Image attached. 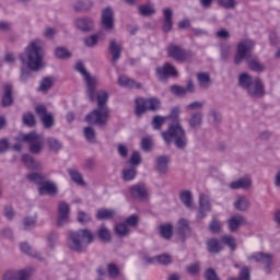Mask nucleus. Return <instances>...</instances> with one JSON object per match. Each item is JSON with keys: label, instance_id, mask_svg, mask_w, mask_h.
I'll list each match as a JSON object with an SVG mask.
<instances>
[{"label": "nucleus", "instance_id": "23", "mask_svg": "<svg viewBox=\"0 0 280 280\" xmlns=\"http://www.w3.org/2000/svg\"><path fill=\"white\" fill-rule=\"evenodd\" d=\"M207 211H211V203L209 202V197H207V195H200L197 218H206Z\"/></svg>", "mask_w": 280, "mask_h": 280}, {"label": "nucleus", "instance_id": "56", "mask_svg": "<svg viewBox=\"0 0 280 280\" xmlns=\"http://www.w3.org/2000/svg\"><path fill=\"white\" fill-rule=\"evenodd\" d=\"M163 124H165V117L160 115L154 116L151 121L153 130H161L163 128Z\"/></svg>", "mask_w": 280, "mask_h": 280}, {"label": "nucleus", "instance_id": "21", "mask_svg": "<svg viewBox=\"0 0 280 280\" xmlns=\"http://www.w3.org/2000/svg\"><path fill=\"white\" fill-rule=\"evenodd\" d=\"M242 224H246V219L242 214H234L228 220V226L231 233H235Z\"/></svg>", "mask_w": 280, "mask_h": 280}, {"label": "nucleus", "instance_id": "44", "mask_svg": "<svg viewBox=\"0 0 280 280\" xmlns=\"http://www.w3.org/2000/svg\"><path fill=\"white\" fill-rule=\"evenodd\" d=\"M46 143L50 152H58L59 150H62V142H60V140L57 138L49 137L46 139Z\"/></svg>", "mask_w": 280, "mask_h": 280}, {"label": "nucleus", "instance_id": "2", "mask_svg": "<svg viewBox=\"0 0 280 280\" xmlns=\"http://www.w3.org/2000/svg\"><path fill=\"white\" fill-rule=\"evenodd\" d=\"M253 49H255V42L250 39H245L238 43L236 54L234 56V65H242V62L246 60L247 67L250 71L264 73L266 71V66L259 61V57L250 52Z\"/></svg>", "mask_w": 280, "mask_h": 280}, {"label": "nucleus", "instance_id": "50", "mask_svg": "<svg viewBox=\"0 0 280 280\" xmlns=\"http://www.w3.org/2000/svg\"><path fill=\"white\" fill-rule=\"evenodd\" d=\"M52 86H54V79L50 77H45L42 79L39 91H42V93H47V91H49V89H51Z\"/></svg>", "mask_w": 280, "mask_h": 280}, {"label": "nucleus", "instance_id": "43", "mask_svg": "<svg viewBox=\"0 0 280 280\" xmlns=\"http://www.w3.org/2000/svg\"><path fill=\"white\" fill-rule=\"evenodd\" d=\"M114 231H115V234L119 237H128V235H130V229H128L125 222L117 223L114 226Z\"/></svg>", "mask_w": 280, "mask_h": 280}, {"label": "nucleus", "instance_id": "36", "mask_svg": "<svg viewBox=\"0 0 280 280\" xmlns=\"http://www.w3.org/2000/svg\"><path fill=\"white\" fill-rule=\"evenodd\" d=\"M22 163L28 167V170H40V162H36V160L30 155V154H23L22 158Z\"/></svg>", "mask_w": 280, "mask_h": 280}, {"label": "nucleus", "instance_id": "40", "mask_svg": "<svg viewBox=\"0 0 280 280\" xmlns=\"http://www.w3.org/2000/svg\"><path fill=\"white\" fill-rule=\"evenodd\" d=\"M197 81L201 89H209V86H211V77L209 73L199 72L197 74Z\"/></svg>", "mask_w": 280, "mask_h": 280}, {"label": "nucleus", "instance_id": "38", "mask_svg": "<svg viewBox=\"0 0 280 280\" xmlns=\"http://www.w3.org/2000/svg\"><path fill=\"white\" fill-rule=\"evenodd\" d=\"M250 207V201L245 196H241L234 201V208L236 211H248Z\"/></svg>", "mask_w": 280, "mask_h": 280}, {"label": "nucleus", "instance_id": "58", "mask_svg": "<svg viewBox=\"0 0 280 280\" xmlns=\"http://www.w3.org/2000/svg\"><path fill=\"white\" fill-rule=\"evenodd\" d=\"M218 5L224 8L225 10H234L237 7V2L235 0H217Z\"/></svg>", "mask_w": 280, "mask_h": 280}, {"label": "nucleus", "instance_id": "6", "mask_svg": "<svg viewBox=\"0 0 280 280\" xmlns=\"http://www.w3.org/2000/svg\"><path fill=\"white\" fill-rule=\"evenodd\" d=\"M108 119H110V108L108 107H96L85 116L88 124L97 126H106Z\"/></svg>", "mask_w": 280, "mask_h": 280}, {"label": "nucleus", "instance_id": "1", "mask_svg": "<svg viewBox=\"0 0 280 280\" xmlns=\"http://www.w3.org/2000/svg\"><path fill=\"white\" fill-rule=\"evenodd\" d=\"M170 121L167 130L162 131V139L166 145L174 143L177 150H185L187 148V131L180 124V106L172 107L170 114L166 116Z\"/></svg>", "mask_w": 280, "mask_h": 280}, {"label": "nucleus", "instance_id": "5", "mask_svg": "<svg viewBox=\"0 0 280 280\" xmlns=\"http://www.w3.org/2000/svg\"><path fill=\"white\" fill-rule=\"evenodd\" d=\"M74 69L80 73L84 80L86 86V95L90 102H95V90L97 89V78L92 77L91 73L86 70L84 62L78 61L74 66Z\"/></svg>", "mask_w": 280, "mask_h": 280}, {"label": "nucleus", "instance_id": "42", "mask_svg": "<svg viewBox=\"0 0 280 280\" xmlns=\"http://www.w3.org/2000/svg\"><path fill=\"white\" fill-rule=\"evenodd\" d=\"M68 174L71 180L75 183V185H80V186L85 185L84 177H82V173H80V171L74 168H69Z\"/></svg>", "mask_w": 280, "mask_h": 280}, {"label": "nucleus", "instance_id": "20", "mask_svg": "<svg viewBox=\"0 0 280 280\" xmlns=\"http://www.w3.org/2000/svg\"><path fill=\"white\" fill-rule=\"evenodd\" d=\"M130 194L132 198L144 200V198H148V188H145V184L143 183L136 184L130 187Z\"/></svg>", "mask_w": 280, "mask_h": 280}, {"label": "nucleus", "instance_id": "45", "mask_svg": "<svg viewBox=\"0 0 280 280\" xmlns=\"http://www.w3.org/2000/svg\"><path fill=\"white\" fill-rule=\"evenodd\" d=\"M147 110H151L152 113L161 110V100L156 97L147 98Z\"/></svg>", "mask_w": 280, "mask_h": 280}, {"label": "nucleus", "instance_id": "11", "mask_svg": "<svg viewBox=\"0 0 280 280\" xmlns=\"http://www.w3.org/2000/svg\"><path fill=\"white\" fill-rule=\"evenodd\" d=\"M0 106L2 108H10V106H14V85L12 83H5L2 85Z\"/></svg>", "mask_w": 280, "mask_h": 280}, {"label": "nucleus", "instance_id": "32", "mask_svg": "<svg viewBox=\"0 0 280 280\" xmlns=\"http://www.w3.org/2000/svg\"><path fill=\"white\" fill-rule=\"evenodd\" d=\"M118 84L124 86V89H141V83H137V81L126 75L118 78Z\"/></svg>", "mask_w": 280, "mask_h": 280}, {"label": "nucleus", "instance_id": "53", "mask_svg": "<svg viewBox=\"0 0 280 280\" xmlns=\"http://www.w3.org/2000/svg\"><path fill=\"white\" fill-rule=\"evenodd\" d=\"M59 234L56 231H51L47 235V245L54 250L56 248V244H58Z\"/></svg>", "mask_w": 280, "mask_h": 280}, {"label": "nucleus", "instance_id": "62", "mask_svg": "<svg viewBox=\"0 0 280 280\" xmlns=\"http://www.w3.org/2000/svg\"><path fill=\"white\" fill-rule=\"evenodd\" d=\"M125 223L127 226H131L132 229L139 226V215L131 214L126 218Z\"/></svg>", "mask_w": 280, "mask_h": 280}, {"label": "nucleus", "instance_id": "30", "mask_svg": "<svg viewBox=\"0 0 280 280\" xmlns=\"http://www.w3.org/2000/svg\"><path fill=\"white\" fill-rule=\"evenodd\" d=\"M145 110H148V98H143V97L136 98V107H135L136 117H143V115L145 114Z\"/></svg>", "mask_w": 280, "mask_h": 280}, {"label": "nucleus", "instance_id": "39", "mask_svg": "<svg viewBox=\"0 0 280 280\" xmlns=\"http://www.w3.org/2000/svg\"><path fill=\"white\" fill-rule=\"evenodd\" d=\"M180 201L187 209H191L194 207V195L189 190H184L179 194Z\"/></svg>", "mask_w": 280, "mask_h": 280}, {"label": "nucleus", "instance_id": "25", "mask_svg": "<svg viewBox=\"0 0 280 280\" xmlns=\"http://www.w3.org/2000/svg\"><path fill=\"white\" fill-rule=\"evenodd\" d=\"M206 246L208 253H211L212 255H218V253H222V250H224L222 243H220L218 238H208Z\"/></svg>", "mask_w": 280, "mask_h": 280}, {"label": "nucleus", "instance_id": "10", "mask_svg": "<svg viewBox=\"0 0 280 280\" xmlns=\"http://www.w3.org/2000/svg\"><path fill=\"white\" fill-rule=\"evenodd\" d=\"M35 113H37V115L40 117L43 127L46 128V130H51V128L56 126V120L54 119V115L50 113H47V107H45V105H37L35 107Z\"/></svg>", "mask_w": 280, "mask_h": 280}, {"label": "nucleus", "instance_id": "17", "mask_svg": "<svg viewBox=\"0 0 280 280\" xmlns=\"http://www.w3.org/2000/svg\"><path fill=\"white\" fill-rule=\"evenodd\" d=\"M155 172L161 176H165L170 172V156L160 155L155 159Z\"/></svg>", "mask_w": 280, "mask_h": 280}, {"label": "nucleus", "instance_id": "7", "mask_svg": "<svg viewBox=\"0 0 280 280\" xmlns=\"http://www.w3.org/2000/svg\"><path fill=\"white\" fill-rule=\"evenodd\" d=\"M22 140L24 143L28 144L31 154H40V152H43V148H45V139L36 131L24 133Z\"/></svg>", "mask_w": 280, "mask_h": 280}, {"label": "nucleus", "instance_id": "52", "mask_svg": "<svg viewBox=\"0 0 280 280\" xmlns=\"http://www.w3.org/2000/svg\"><path fill=\"white\" fill-rule=\"evenodd\" d=\"M23 124L28 128H34V126H36V117L32 114V112L23 115Z\"/></svg>", "mask_w": 280, "mask_h": 280}, {"label": "nucleus", "instance_id": "64", "mask_svg": "<svg viewBox=\"0 0 280 280\" xmlns=\"http://www.w3.org/2000/svg\"><path fill=\"white\" fill-rule=\"evenodd\" d=\"M203 277L206 280H221L220 277H218V272H215V269H213V268H208L205 271Z\"/></svg>", "mask_w": 280, "mask_h": 280}, {"label": "nucleus", "instance_id": "29", "mask_svg": "<svg viewBox=\"0 0 280 280\" xmlns=\"http://www.w3.org/2000/svg\"><path fill=\"white\" fill-rule=\"evenodd\" d=\"M202 113L201 112H195L190 114V117L188 118V126L192 130H196V128H200L202 126Z\"/></svg>", "mask_w": 280, "mask_h": 280}, {"label": "nucleus", "instance_id": "34", "mask_svg": "<svg viewBox=\"0 0 280 280\" xmlns=\"http://www.w3.org/2000/svg\"><path fill=\"white\" fill-rule=\"evenodd\" d=\"M159 233L163 240H172V235H174V225H172V223L161 224L159 226Z\"/></svg>", "mask_w": 280, "mask_h": 280}, {"label": "nucleus", "instance_id": "49", "mask_svg": "<svg viewBox=\"0 0 280 280\" xmlns=\"http://www.w3.org/2000/svg\"><path fill=\"white\" fill-rule=\"evenodd\" d=\"M31 183H36V185H43V180L47 178L46 174L43 173H31L27 175Z\"/></svg>", "mask_w": 280, "mask_h": 280}, {"label": "nucleus", "instance_id": "26", "mask_svg": "<svg viewBox=\"0 0 280 280\" xmlns=\"http://www.w3.org/2000/svg\"><path fill=\"white\" fill-rule=\"evenodd\" d=\"M253 179L250 177H243L230 183V189H250Z\"/></svg>", "mask_w": 280, "mask_h": 280}, {"label": "nucleus", "instance_id": "4", "mask_svg": "<svg viewBox=\"0 0 280 280\" xmlns=\"http://www.w3.org/2000/svg\"><path fill=\"white\" fill-rule=\"evenodd\" d=\"M26 55L21 54L20 60L22 65H26L31 71H40L43 69V46L40 39H35L30 43L26 48Z\"/></svg>", "mask_w": 280, "mask_h": 280}, {"label": "nucleus", "instance_id": "28", "mask_svg": "<svg viewBox=\"0 0 280 280\" xmlns=\"http://www.w3.org/2000/svg\"><path fill=\"white\" fill-rule=\"evenodd\" d=\"M75 27L81 32H93V20L91 18L77 19Z\"/></svg>", "mask_w": 280, "mask_h": 280}, {"label": "nucleus", "instance_id": "9", "mask_svg": "<svg viewBox=\"0 0 280 280\" xmlns=\"http://www.w3.org/2000/svg\"><path fill=\"white\" fill-rule=\"evenodd\" d=\"M246 93L249 97H254L256 100H262V97H266V85H264V81L260 78H255Z\"/></svg>", "mask_w": 280, "mask_h": 280}, {"label": "nucleus", "instance_id": "33", "mask_svg": "<svg viewBox=\"0 0 280 280\" xmlns=\"http://www.w3.org/2000/svg\"><path fill=\"white\" fill-rule=\"evenodd\" d=\"M94 3L92 0H78L73 4L74 12H89L93 8Z\"/></svg>", "mask_w": 280, "mask_h": 280}, {"label": "nucleus", "instance_id": "12", "mask_svg": "<svg viewBox=\"0 0 280 280\" xmlns=\"http://www.w3.org/2000/svg\"><path fill=\"white\" fill-rule=\"evenodd\" d=\"M101 27L103 30H106V32L115 30V12H113V9L110 7H106L102 11Z\"/></svg>", "mask_w": 280, "mask_h": 280}, {"label": "nucleus", "instance_id": "16", "mask_svg": "<svg viewBox=\"0 0 280 280\" xmlns=\"http://www.w3.org/2000/svg\"><path fill=\"white\" fill-rule=\"evenodd\" d=\"M167 54L168 58H174V60H177L178 62H185V60H187V51L178 45H170L167 47Z\"/></svg>", "mask_w": 280, "mask_h": 280}, {"label": "nucleus", "instance_id": "46", "mask_svg": "<svg viewBox=\"0 0 280 280\" xmlns=\"http://www.w3.org/2000/svg\"><path fill=\"white\" fill-rule=\"evenodd\" d=\"M115 215V210L113 209H98L96 211V220H110Z\"/></svg>", "mask_w": 280, "mask_h": 280}, {"label": "nucleus", "instance_id": "15", "mask_svg": "<svg viewBox=\"0 0 280 280\" xmlns=\"http://www.w3.org/2000/svg\"><path fill=\"white\" fill-rule=\"evenodd\" d=\"M249 259H254L257 264L265 265V272L270 275V270H272V256L270 254H266L264 252H258L253 254Z\"/></svg>", "mask_w": 280, "mask_h": 280}, {"label": "nucleus", "instance_id": "63", "mask_svg": "<svg viewBox=\"0 0 280 280\" xmlns=\"http://www.w3.org/2000/svg\"><path fill=\"white\" fill-rule=\"evenodd\" d=\"M141 149L144 152H150L152 150V137L147 136V137L142 138V140H141Z\"/></svg>", "mask_w": 280, "mask_h": 280}, {"label": "nucleus", "instance_id": "61", "mask_svg": "<svg viewBox=\"0 0 280 280\" xmlns=\"http://www.w3.org/2000/svg\"><path fill=\"white\" fill-rule=\"evenodd\" d=\"M98 42H100V35L97 34H94L84 38L85 47H95V45H97Z\"/></svg>", "mask_w": 280, "mask_h": 280}, {"label": "nucleus", "instance_id": "51", "mask_svg": "<svg viewBox=\"0 0 280 280\" xmlns=\"http://www.w3.org/2000/svg\"><path fill=\"white\" fill-rule=\"evenodd\" d=\"M32 275H34V269L32 268L21 269L16 271V280H30Z\"/></svg>", "mask_w": 280, "mask_h": 280}, {"label": "nucleus", "instance_id": "47", "mask_svg": "<svg viewBox=\"0 0 280 280\" xmlns=\"http://www.w3.org/2000/svg\"><path fill=\"white\" fill-rule=\"evenodd\" d=\"M222 244L228 246L232 253L237 249V243L235 242V238L231 235H223L221 237Z\"/></svg>", "mask_w": 280, "mask_h": 280}, {"label": "nucleus", "instance_id": "3", "mask_svg": "<svg viewBox=\"0 0 280 280\" xmlns=\"http://www.w3.org/2000/svg\"><path fill=\"white\" fill-rule=\"evenodd\" d=\"M95 242V234L90 229L71 231L68 235V247L73 253H86L90 244Z\"/></svg>", "mask_w": 280, "mask_h": 280}, {"label": "nucleus", "instance_id": "18", "mask_svg": "<svg viewBox=\"0 0 280 280\" xmlns=\"http://www.w3.org/2000/svg\"><path fill=\"white\" fill-rule=\"evenodd\" d=\"M177 235L180 237V242L185 243L187 237L191 235V228H189V221L186 219H179L177 223Z\"/></svg>", "mask_w": 280, "mask_h": 280}, {"label": "nucleus", "instance_id": "14", "mask_svg": "<svg viewBox=\"0 0 280 280\" xmlns=\"http://www.w3.org/2000/svg\"><path fill=\"white\" fill-rule=\"evenodd\" d=\"M170 91L172 95H175V97H185L187 93H196V85L194 84L192 80H188L186 88L178 84H173L171 85Z\"/></svg>", "mask_w": 280, "mask_h": 280}, {"label": "nucleus", "instance_id": "27", "mask_svg": "<svg viewBox=\"0 0 280 280\" xmlns=\"http://www.w3.org/2000/svg\"><path fill=\"white\" fill-rule=\"evenodd\" d=\"M20 250H22L25 255H28L30 257H34L35 259H38L39 261H45V258L43 255L32 248L27 242L20 244Z\"/></svg>", "mask_w": 280, "mask_h": 280}, {"label": "nucleus", "instance_id": "31", "mask_svg": "<svg viewBox=\"0 0 280 280\" xmlns=\"http://www.w3.org/2000/svg\"><path fill=\"white\" fill-rule=\"evenodd\" d=\"M96 235L101 242L104 244H110L113 242V236L110 235V230L106 225H101L96 232Z\"/></svg>", "mask_w": 280, "mask_h": 280}, {"label": "nucleus", "instance_id": "60", "mask_svg": "<svg viewBox=\"0 0 280 280\" xmlns=\"http://www.w3.org/2000/svg\"><path fill=\"white\" fill-rule=\"evenodd\" d=\"M107 272H108L109 279H117V277L119 276V267H117V265L110 262L107 266Z\"/></svg>", "mask_w": 280, "mask_h": 280}, {"label": "nucleus", "instance_id": "59", "mask_svg": "<svg viewBox=\"0 0 280 280\" xmlns=\"http://www.w3.org/2000/svg\"><path fill=\"white\" fill-rule=\"evenodd\" d=\"M219 49H220V54H221V59L229 60V56H231V45L221 44Z\"/></svg>", "mask_w": 280, "mask_h": 280}, {"label": "nucleus", "instance_id": "37", "mask_svg": "<svg viewBox=\"0 0 280 280\" xmlns=\"http://www.w3.org/2000/svg\"><path fill=\"white\" fill-rule=\"evenodd\" d=\"M97 102V108H108V92L101 90L95 95Z\"/></svg>", "mask_w": 280, "mask_h": 280}, {"label": "nucleus", "instance_id": "24", "mask_svg": "<svg viewBox=\"0 0 280 280\" xmlns=\"http://www.w3.org/2000/svg\"><path fill=\"white\" fill-rule=\"evenodd\" d=\"M121 44L117 43V39H110L109 54H112V62L115 65L119 58H121Z\"/></svg>", "mask_w": 280, "mask_h": 280}, {"label": "nucleus", "instance_id": "22", "mask_svg": "<svg viewBox=\"0 0 280 280\" xmlns=\"http://www.w3.org/2000/svg\"><path fill=\"white\" fill-rule=\"evenodd\" d=\"M45 191L48 196H56V194H58V186L51 180H46L38 188L39 196H45Z\"/></svg>", "mask_w": 280, "mask_h": 280}, {"label": "nucleus", "instance_id": "57", "mask_svg": "<svg viewBox=\"0 0 280 280\" xmlns=\"http://www.w3.org/2000/svg\"><path fill=\"white\" fill-rule=\"evenodd\" d=\"M229 280H250V268L247 266L242 267L238 279L236 278H229Z\"/></svg>", "mask_w": 280, "mask_h": 280}, {"label": "nucleus", "instance_id": "13", "mask_svg": "<svg viewBox=\"0 0 280 280\" xmlns=\"http://www.w3.org/2000/svg\"><path fill=\"white\" fill-rule=\"evenodd\" d=\"M71 208L66 201H60L57 210V226H65L69 222Z\"/></svg>", "mask_w": 280, "mask_h": 280}, {"label": "nucleus", "instance_id": "48", "mask_svg": "<svg viewBox=\"0 0 280 280\" xmlns=\"http://www.w3.org/2000/svg\"><path fill=\"white\" fill-rule=\"evenodd\" d=\"M55 56L59 60H67V59L71 58L72 54H71V51H69V49H67L65 47H57L55 49Z\"/></svg>", "mask_w": 280, "mask_h": 280}, {"label": "nucleus", "instance_id": "35", "mask_svg": "<svg viewBox=\"0 0 280 280\" xmlns=\"http://www.w3.org/2000/svg\"><path fill=\"white\" fill-rule=\"evenodd\" d=\"M255 79L246 72H243L238 75V86L241 89H244V91H247V89L250 88Z\"/></svg>", "mask_w": 280, "mask_h": 280}, {"label": "nucleus", "instance_id": "55", "mask_svg": "<svg viewBox=\"0 0 280 280\" xmlns=\"http://www.w3.org/2000/svg\"><path fill=\"white\" fill-rule=\"evenodd\" d=\"M84 138L86 139L88 143H95V129L93 127H85L83 129Z\"/></svg>", "mask_w": 280, "mask_h": 280}, {"label": "nucleus", "instance_id": "19", "mask_svg": "<svg viewBox=\"0 0 280 280\" xmlns=\"http://www.w3.org/2000/svg\"><path fill=\"white\" fill-rule=\"evenodd\" d=\"M163 16L164 22L162 25V32H164V34H168V32H172V28L174 27V22L172 21L174 12L170 8H165L163 9Z\"/></svg>", "mask_w": 280, "mask_h": 280}, {"label": "nucleus", "instance_id": "8", "mask_svg": "<svg viewBox=\"0 0 280 280\" xmlns=\"http://www.w3.org/2000/svg\"><path fill=\"white\" fill-rule=\"evenodd\" d=\"M155 75L160 82H167L170 78H178V70L170 62L155 68Z\"/></svg>", "mask_w": 280, "mask_h": 280}, {"label": "nucleus", "instance_id": "41", "mask_svg": "<svg viewBox=\"0 0 280 280\" xmlns=\"http://www.w3.org/2000/svg\"><path fill=\"white\" fill-rule=\"evenodd\" d=\"M121 178L125 183H130V180H135L137 178V167L131 166L129 168H125L121 171Z\"/></svg>", "mask_w": 280, "mask_h": 280}, {"label": "nucleus", "instance_id": "54", "mask_svg": "<svg viewBox=\"0 0 280 280\" xmlns=\"http://www.w3.org/2000/svg\"><path fill=\"white\" fill-rule=\"evenodd\" d=\"M138 12L141 16H152V14H156L154 8L149 4L138 7Z\"/></svg>", "mask_w": 280, "mask_h": 280}]
</instances>
